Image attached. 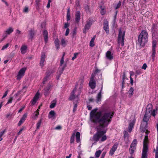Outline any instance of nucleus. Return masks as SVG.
<instances>
[{
  "label": "nucleus",
  "instance_id": "c756f323",
  "mask_svg": "<svg viewBox=\"0 0 158 158\" xmlns=\"http://www.w3.org/2000/svg\"><path fill=\"white\" fill-rule=\"evenodd\" d=\"M18 95L17 94H15V95H14V97H10L9 100L8 101V102H7L6 104H8L9 103H10L12 102V100L14 99V98L15 97V98H16V97Z\"/></svg>",
  "mask_w": 158,
  "mask_h": 158
},
{
  "label": "nucleus",
  "instance_id": "e433bc0d",
  "mask_svg": "<svg viewBox=\"0 0 158 158\" xmlns=\"http://www.w3.org/2000/svg\"><path fill=\"white\" fill-rule=\"evenodd\" d=\"M61 45L64 47L66 45V41L65 40L62 38L61 40Z\"/></svg>",
  "mask_w": 158,
  "mask_h": 158
},
{
  "label": "nucleus",
  "instance_id": "4be33fe9",
  "mask_svg": "<svg viewBox=\"0 0 158 158\" xmlns=\"http://www.w3.org/2000/svg\"><path fill=\"white\" fill-rule=\"evenodd\" d=\"M156 45H155L154 44L153 45H152V54L151 55V56L152 57V59L153 60H154L155 57V56L156 54V50H155V47H156Z\"/></svg>",
  "mask_w": 158,
  "mask_h": 158
},
{
  "label": "nucleus",
  "instance_id": "423d86ee",
  "mask_svg": "<svg viewBox=\"0 0 158 158\" xmlns=\"http://www.w3.org/2000/svg\"><path fill=\"white\" fill-rule=\"evenodd\" d=\"M148 135L147 134L144 139L143 147V149L142 155H147V152L148 151V147L147 146V141L148 140Z\"/></svg>",
  "mask_w": 158,
  "mask_h": 158
},
{
  "label": "nucleus",
  "instance_id": "f03ea898",
  "mask_svg": "<svg viewBox=\"0 0 158 158\" xmlns=\"http://www.w3.org/2000/svg\"><path fill=\"white\" fill-rule=\"evenodd\" d=\"M83 80V79L79 80L75 87L73 91L71 92V94L69 99L70 100H74V107L73 111H75L77 109V105L75 101L77 102L79 100L78 96L80 94L81 89L82 88Z\"/></svg>",
  "mask_w": 158,
  "mask_h": 158
},
{
  "label": "nucleus",
  "instance_id": "37998d69",
  "mask_svg": "<svg viewBox=\"0 0 158 158\" xmlns=\"http://www.w3.org/2000/svg\"><path fill=\"white\" fill-rule=\"evenodd\" d=\"M48 76L47 75L44 78V80L43 81V84H44L45 83V82L47 81V79H48Z\"/></svg>",
  "mask_w": 158,
  "mask_h": 158
},
{
  "label": "nucleus",
  "instance_id": "a18cd8bd",
  "mask_svg": "<svg viewBox=\"0 0 158 158\" xmlns=\"http://www.w3.org/2000/svg\"><path fill=\"white\" fill-rule=\"evenodd\" d=\"M29 35H30V37L31 38H33V37L34 35V33L32 31H31L30 32Z\"/></svg>",
  "mask_w": 158,
  "mask_h": 158
},
{
  "label": "nucleus",
  "instance_id": "473e14b6",
  "mask_svg": "<svg viewBox=\"0 0 158 158\" xmlns=\"http://www.w3.org/2000/svg\"><path fill=\"white\" fill-rule=\"evenodd\" d=\"M100 13L102 15H104L106 13L105 8L104 6H100Z\"/></svg>",
  "mask_w": 158,
  "mask_h": 158
},
{
  "label": "nucleus",
  "instance_id": "58836bf2",
  "mask_svg": "<svg viewBox=\"0 0 158 158\" xmlns=\"http://www.w3.org/2000/svg\"><path fill=\"white\" fill-rule=\"evenodd\" d=\"M42 119H40L36 124V129H39L41 123L42 122Z\"/></svg>",
  "mask_w": 158,
  "mask_h": 158
},
{
  "label": "nucleus",
  "instance_id": "052dcab7",
  "mask_svg": "<svg viewBox=\"0 0 158 158\" xmlns=\"http://www.w3.org/2000/svg\"><path fill=\"white\" fill-rule=\"evenodd\" d=\"M8 92V90L6 91L5 92V93H4V95H3V96H2V98H5V97H6L7 94Z\"/></svg>",
  "mask_w": 158,
  "mask_h": 158
},
{
  "label": "nucleus",
  "instance_id": "9b49d317",
  "mask_svg": "<svg viewBox=\"0 0 158 158\" xmlns=\"http://www.w3.org/2000/svg\"><path fill=\"white\" fill-rule=\"evenodd\" d=\"M14 31L13 28L12 27H10L5 31L3 33L2 37L3 40L6 38L8 35L10 34Z\"/></svg>",
  "mask_w": 158,
  "mask_h": 158
},
{
  "label": "nucleus",
  "instance_id": "f3484780",
  "mask_svg": "<svg viewBox=\"0 0 158 158\" xmlns=\"http://www.w3.org/2000/svg\"><path fill=\"white\" fill-rule=\"evenodd\" d=\"M118 147V144L115 143L113 146L110 151V155L112 156Z\"/></svg>",
  "mask_w": 158,
  "mask_h": 158
},
{
  "label": "nucleus",
  "instance_id": "2eb2a0df",
  "mask_svg": "<svg viewBox=\"0 0 158 158\" xmlns=\"http://www.w3.org/2000/svg\"><path fill=\"white\" fill-rule=\"evenodd\" d=\"M103 29L107 34L109 33V27L108 22L107 20H105L103 23Z\"/></svg>",
  "mask_w": 158,
  "mask_h": 158
},
{
  "label": "nucleus",
  "instance_id": "ddd939ff",
  "mask_svg": "<svg viewBox=\"0 0 158 158\" xmlns=\"http://www.w3.org/2000/svg\"><path fill=\"white\" fill-rule=\"evenodd\" d=\"M152 45L154 44L155 45L158 41V32L157 31L153 32L152 35Z\"/></svg>",
  "mask_w": 158,
  "mask_h": 158
},
{
  "label": "nucleus",
  "instance_id": "49530a36",
  "mask_svg": "<svg viewBox=\"0 0 158 158\" xmlns=\"http://www.w3.org/2000/svg\"><path fill=\"white\" fill-rule=\"evenodd\" d=\"M35 116L34 117H33V118H34L35 119H36L37 118L38 115L39 114V113L36 112L35 111L34 113Z\"/></svg>",
  "mask_w": 158,
  "mask_h": 158
},
{
  "label": "nucleus",
  "instance_id": "72a5a7b5",
  "mask_svg": "<svg viewBox=\"0 0 158 158\" xmlns=\"http://www.w3.org/2000/svg\"><path fill=\"white\" fill-rule=\"evenodd\" d=\"M50 86L49 85L47 86L46 88L44 89L45 93L44 94L45 96H46L48 95V92L50 89Z\"/></svg>",
  "mask_w": 158,
  "mask_h": 158
},
{
  "label": "nucleus",
  "instance_id": "bf43d9fd",
  "mask_svg": "<svg viewBox=\"0 0 158 158\" xmlns=\"http://www.w3.org/2000/svg\"><path fill=\"white\" fill-rule=\"evenodd\" d=\"M51 0H48V3L47 7V8H49L50 6V3L51 2Z\"/></svg>",
  "mask_w": 158,
  "mask_h": 158
},
{
  "label": "nucleus",
  "instance_id": "2f4dec72",
  "mask_svg": "<svg viewBox=\"0 0 158 158\" xmlns=\"http://www.w3.org/2000/svg\"><path fill=\"white\" fill-rule=\"evenodd\" d=\"M157 143V146L156 149H154V151L155 152V158H158V141Z\"/></svg>",
  "mask_w": 158,
  "mask_h": 158
},
{
  "label": "nucleus",
  "instance_id": "20e7f679",
  "mask_svg": "<svg viewBox=\"0 0 158 158\" xmlns=\"http://www.w3.org/2000/svg\"><path fill=\"white\" fill-rule=\"evenodd\" d=\"M152 114H148L145 112V114L144 116L143 121L144 122H142L141 124L140 128L141 130L143 131H146V133H147L148 131L147 130L148 127V122L151 117Z\"/></svg>",
  "mask_w": 158,
  "mask_h": 158
},
{
  "label": "nucleus",
  "instance_id": "cd10ccee",
  "mask_svg": "<svg viewBox=\"0 0 158 158\" xmlns=\"http://www.w3.org/2000/svg\"><path fill=\"white\" fill-rule=\"evenodd\" d=\"M102 87L101 91L99 93L97 97V102H98L99 101H101V91L102 90Z\"/></svg>",
  "mask_w": 158,
  "mask_h": 158
},
{
  "label": "nucleus",
  "instance_id": "338daca9",
  "mask_svg": "<svg viewBox=\"0 0 158 158\" xmlns=\"http://www.w3.org/2000/svg\"><path fill=\"white\" fill-rule=\"evenodd\" d=\"M87 108H88V110H91V109H92V107L90 105H88L87 106Z\"/></svg>",
  "mask_w": 158,
  "mask_h": 158
},
{
  "label": "nucleus",
  "instance_id": "4c0bfd02",
  "mask_svg": "<svg viewBox=\"0 0 158 158\" xmlns=\"http://www.w3.org/2000/svg\"><path fill=\"white\" fill-rule=\"evenodd\" d=\"M102 153V151L98 150L95 153V155L96 157H98Z\"/></svg>",
  "mask_w": 158,
  "mask_h": 158
},
{
  "label": "nucleus",
  "instance_id": "4468645a",
  "mask_svg": "<svg viewBox=\"0 0 158 158\" xmlns=\"http://www.w3.org/2000/svg\"><path fill=\"white\" fill-rule=\"evenodd\" d=\"M45 58L46 56L45 53L44 52L42 53L40 62V66H41V68H43L44 65Z\"/></svg>",
  "mask_w": 158,
  "mask_h": 158
},
{
  "label": "nucleus",
  "instance_id": "ea45409f",
  "mask_svg": "<svg viewBox=\"0 0 158 158\" xmlns=\"http://www.w3.org/2000/svg\"><path fill=\"white\" fill-rule=\"evenodd\" d=\"M75 134H73L70 138V142L71 143H73L74 142V138H75Z\"/></svg>",
  "mask_w": 158,
  "mask_h": 158
},
{
  "label": "nucleus",
  "instance_id": "0eeeda50",
  "mask_svg": "<svg viewBox=\"0 0 158 158\" xmlns=\"http://www.w3.org/2000/svg\"><path fill=\"white\" fill-rule=\"evenodd\" d=\"M152 105L151 103L148 104L147 106L146 113L152 114L153 117L156 116V110H153Z\"/></svg>",
  "mask_w": 158,
  "mask_h": 158
},
{
  "label": "nucleus",
  "instance_id": "79ce46f5",
  "mask_svg": "<svg viewBox=\"0 0 158 158\" xmlns=\"http://www.w3.org/2000/svg\"><path fill=\"white\" fill-rule=\"evenodd\" d=\"M78 54V53H75L74 54V56L72 58V60H73L77 58V56Z\"/></svg>",
  "mask_w": 158,
  "mask_h": 158
},
{
  "label": "nucleus",
  "instance_id": "dca6fc26",
  "mask_svg": "<svg viewBox=\"0 0 158 158\" xmlns=\"http://www.w3.org/2000/svg\"><path fill=\"white\" fill-rule=\"evenodd\" d=\"M106 57L107 59L111 60L113 58V55L110 51H107L106 54Z\"/></svg>",
  "mask_w": 158,
  "mask_h": 158
},
{
  "label": "nucleus",
  "instance_id": "6e6d98bb",
  "mask_svg": "<svg viewBox=\"0 0 158 158\" xmlns=\"http://www.w3.org/2000/svg\"><path fill=\"white\" fill-rule=\"evenodd\" d=\"M69 26V24L68 23H66L64 24V28H67Z\"/></svg>",
  "mask_w": 158,
  "mask_h": 158
},
{
  "label": "nucleus",
  "instance_id": "0e129e2a",
  "mask_svg": "<svg viewBox=\"0 0 158 158\" xmlns=\"http://www.w3.org/2000/svg\"><path fill=\"white\" fill-rule=\"evenodd\" d=\"M106 152H103L101 158H104L106 155Z\"/></svg>",
  "mask_w": 158,
  "mask_h": 158
},
{
  "label": "nucleus",
  "instance_id": "9d476101",
  "mask_svg": "<svg viewBox=\"0 0 158 158\" xmlns=\"http://www.w3.org/2000/svg\"><path fill=\"white\" fill-rule=\"evenodd\" d=\"M26 70V68H23L20 70L18 75L16 76V79L17 80H20L23 77Z\"/></svg>",
  "mask_w": 158,
  "mask_h": 158
},
{
  "label": "nucleus",
  "instance_id": "8fccbe9b",
  "mask_svg": "<svg viewBox=\"0 0 158 158\" xmlns=\"http://www.w3.org/2000/svg\"><path fill=\"white\" fill-rule=\"evenodd\" d=\"M28 12V8L27 7H25L23 10V12L27 13Z\"/></svg>",
  "mask_w": 158,
  "mask_h": 158
},
{
  "label": "nucleus",
  "instance_id": "f8f14e48",
  "mask_svg": "<svg viewBox=\"0 0 158 158\" xmlns=\"http://www.w3.org/2000/svg\"><path fill=\"white\" fill-rule=\"evenodd\" d=\"M92 23V21L90 20H88L86 21V23L83 30V33H86L87 31L89 29Z\"/></svg>",
  "mask_w": 158,
  "mask_h": 158
},
{
  "label": "nucleus",
  "instance_id": "13d9d810",
  "mask_svg": "<svg viewBox=\"0 0 158 158\" xmlns=\"http://www.w3.org/2000/svg\"><path fill=\"white\" fill-rule=\"evenodd\" d=\"M85 10L87 12H89V7L88 6H87L85 7Z\"/></svg>",
  "mask_w": 158,
  "mask_h": 158
},
{
  "label": "nucleus",
  "instance_id": "c85d7f7f",
  "mask_svg": "<svg viewBox=\"0 0 158 158\" xmlns=\"http://www.w3.org/2000/svg\"><path fill=\"white\" fill-rule=\"evenodd\" d=\"M134 125V122H132L129 124L128 127V131L129 132H131Z\"/></svg>",
  "mask_w": 158,
  "mask_h": 158
},
{
  "label": "nucleus",
  "instance_id": "09e8293b",
  "mask_svg": "<svg viewBox=\"0 0 158 158\" xmlns=\"http://www.w3.org/2000/svg\"><path fill=\"white\" fill-rule=\"evenodd\" d=\"M70 19V13H67V20L68 21Z\"/></svg>",
  "mask_w": 158,
  "mask_h": 158
},
{
  "label": "nucleus",
  "instance_id": "aec40b11",
  "mask_svg": "<svg viewBox=\"0 0 158 158\" xmlns=\"http://www.w3.org/2000/svg\"><path fill=\"white\" fill-rule=\"evenodd\" d=\"M80 13L78 11L76 12L75 15V22L77 23H78L80 19Z\"/></svg>",
  "mask_w": 158,
  "mask_h": 158
},
{
  "label": "nucleus",
  "instance_id": "39448f33",
  "mask_svg": "<svg viewBox=\"0 0 158 158\" xmlns=\"http://www.w3.org/2000/svg\"><path fill=\"white\" fill-rule=\"evenodd\" d=\"M125 34V31H122L121 29H119L118 39V43L119 44H121L122 46L124 45Z\"/></svg>",
  "mask_w": 158,
  "mask_h": 158
},
{
  "label": "nucleus",
  "instance_id": "f257e3e1",
  "mask_svg": "<svg viewBox=\"0 0 158 158\" xmlns=\"http://www.w3.org/2000/svg\"><path fill=\"white\" fill-rule=\"evenodd\" d=\"M97 108L95 109L90 113V120L98 125V132L94 135L93 139L94 140L97 141L101 138V141H103L107 139L106 135H104L107 130L106 128L110 123L114 113L104 110L97 111Z\"/></svg>",
  "mask_w": 158,
  "mask_h": 158
},
{
  "label": "nucleus",
  "instance_id": "3c124183",
  "mask_svg": "<svg viewBox=\"0 0 158 158\" xmlns=\"http://www.w3.org/2000/svg\"><path fill=\"white\" fill-rule=\"evenodd\" d=\"M121 2L120 1H119L118 3V4L117 5L116 7H115V9H117L119 8L121 5Z\"/></svg>",
  "mask_w": 158,
  "mask_h": 158
},
{
  "label": "nucleus",
  "instance_id": "393cba45",
  "mask_svg": "<svg viewBox=\"0 0 158 158\" xmlns=\"http://www.w3.org/2000/svg\"><path fill=\"white\" fill-rule=\"evenodd\" d=\"M56 115V113L53 110H51L49 113L48 117L49 118L54 117Z\"/></svg>",
  "mask_w": 158,
  "mask_h": 158
},
{
  "label": "nucleus",
  "instance_id": "7ed1b4c3",
  "mask_svg": "<svg viewBox=\"0 0 158 158\" xmlns=\"http://www.w3.org/2000/svg\"><path fill=\"white\" fill-rule=\"evenodd\" d=\"M148 40V34L147 31H142L139 36L137 44L139 47L144 46Z\"/></svg>",
  "mask_w": 158,
  "mask_h": 158
},
{
  "label": "nucleus",
  "instance_id": "6ab92c4d",
  "mask_svg": "<svg viewBox=\"0 0 158 158\" xmlns=\"http://www.w3.org/2000/svg\"><path fill=\"white\" fill-rule=\"evenodd\" d=\"M27 114H24L18 124V126H20L24 122L27 118Z\"/></svg>",
  "mask_w": 158,
  "mask_h": 158
},
{
  "label": "nucleus",
  "instance_id": "5fc2aeb1",
  "mask_svg": "<svg viewBox=\"0 0 158 158\" xmlns=\"http://www.w3.org/2000/svg\"><path fill=\"white\" fill-rule=\"evenodd\" d=\"M69 32V28H67L65 32V35L67 36L68 35Z\"/></svg>",
  "mask_w": 158,
  "mask_h": 158
},
{
  "label": "nucleus",
  "instance_id": "774afa93",
  "mask_svg": "<svg viewBox=\"0 0 158 158\" xmlns=\"http://www.w3.org/2000/svg\"><path fill=\"white\" fill-rule=\"evenodd\" d=\"M147 155H142L141 158H147Z\"/></svg>",
  "mask_w": 158,
  "mask_h": 158
},
{
  "label": "nucleus",
  "instance_id": "4d7b16f0",
  "mask_svg": "<svg viewBox=\"0 0 158 158\" xmlns=\"http://www.w3.org/2000/svg\"><path fill=\"white\" fill-rule=\"evenodd\" d=\"M23 128H22L17 133V135H19L20 134H21L22 131L23 130Z\"/></svg>",
  "mask_w": 158,
  "mask_h": 158
},
{
  "label": "nucleus",
  "instance_id": "de8ad7c7",
  "mask_svg": "<svg viewBox=\"0 0 158 158\" xmlns=\"http://www.w3.org/2000/svg\"><path fill=\"white\" fill-rule=\"evenodd\" d=\"M6 130L4 129L3 131L0 132V138H1V137L3 135L5 132H6Z\"/></svg>",
  "mask_w": 158,
  "mask_h": 158
},
{
  "label": "nucleus",
  "instance_id": "7c9ffc66",
  "mask_svg": "<svg viewBox=\"0 0 158 158\" xmlns=\"http://www.w3.org/2000/svg\"><path fill=\"white\" fill-rule=\"evenodd\" d=\"M55 46L57 49H59V40L58 38H56L54 41Z\"/></svg>",
  "mask_w": 158,
  "mask_h": 158
},
{
  "label": "nucleus",
  "instance_id": "5701e85b",
  "mask_svg": "<svg viewBox=\"0 0 158 158\" xmlns=\"http://www.w3.org/2000/svg\"><path fill=\"white\" fill-rule=\"evenodd\" d=\"M27 47L26 45H23L21 48V53L22 54H24L26 52Z\"/></svg>",
  "mask_w": 158,
  "mask_h": 158
},
{
  "label": "nucleus",
  "instance_id": "a878e982",
  "mask_svg": "<svg viewBox=\"0 0 158 158\" xmlns=\"http://www.w3.org/2000/svg\"><path fill=\"white\" fill-rule=\"evenodd\" d=\"M56 102L57 101L56 99L53 100L51 102V104L50 106V108H54L56 105Z\"/></svg>",
  "mask_w": 158,
  "mask_h": 158
},
{
  "label": "nucleus",
  "instance_id": "a19ab883",
  "mask_svg": "<svg viewBox=\"0 0 158 158\" xmlns=\"http://www.w3.org/2000/svg\"><path fill=\"white\" fill-rule=\"evenodd\" d=\"M9 43H7L5 45L3 46L2 48V50H3L4 49L7 48V47L9 46Z\"/></svg>",
  "mask_w": 158,
  "mask_h": 158
},
{
  "label": "nucleus",
  "instance_id": "c03bdc74",
  "mask_svg": "<svg viewBox=\"0 0 158 158\" xmlns=\"http://www.w3.org/2000/svg\"><path fill=\"white\" fill-rule=\"evenodd\" d=\"M124 136L125 139H127L128 140L129 135L127 132H125V133L124 134Z\"/></svg>",
  "mask_w": 158,
  "mask_h": 158
},
{
  "label": "nucleus",
  "instance_id": "680f3d73",
  "mask_svg": "<svg viewBox=\"0 0 158 158\" xmlns=\"http://www.w3.org/2000/svg\"><path fill=\"white\" fill-rule=\"evenodd\" d=\"M61 126H58L56 127V128H55V129L56 130H59L61 129Z\"/></svg>",
  "mask_w": 158,
  "mask_h": 158
},
{
  "label": "nucleus",
  "instance_id": "412c9836",
  "mask_svg": "<svg viewBox=\"0 0 158 158\" xmlns=\"http://www.w3.org/2000/svg\"><path fill=\"white\" fill-rule=\"evenodd\" d=\"M43 36L45 42L47 43L48 41V32L46 30H44L43 33Z\"/></svg>",
  "mask_w": 158,
  "mask_h": 158
},
{
  "label": "nucleus",
  "instance_id": "69168bd1",
  "mask_svg": "<svg viewBox=\"0 0 158 158\" xmlns=\"http://www.w3.org/2000/svg\"><path fill=\"white\" fill-rule=\"evenodd\" d=\"M130 77H131L132 76H133L134 75V73L133 71H130Z\"/></svg>",
  "mask_w": 158,
  "mask_h": 158
},
{
  "label": "nucleus",
  "instance_id": "603ef678",
  "mask_svg": "<svg viewBox=\"0 0 158 158\" xmlns=\"http://www.w3.org/2000/svg\"><path fill=\"white\" fill-rule=\"evenodd\" d=\"M141 70H138L136 71L135 73L137 75H139L141 73Z\"/></svg>",
  "mask_w": 158,
  "mask_h": 158
},
{
  "label": "nucleus",
  "instance_id": "a211bd4d",
  "mask_svg": "<svg viewBox=\"0 0 158 158\" xmlns=\"http://www.w3.org/2000/svg\"><path fill=\"white\" fill-rule=\"evenodd\" d=\"M39 96V94L37 93L34 97L33 99L31 100V104L34 105L38 100Z\"/></svg>",
  "mask_w": 158,
  "mask_h": 158
},
{
  "label": "nucleus",
  "instance_id": "864d4df0",
  "mask_svg": "<svg viewBox=\"0 0 158 158\" xmlns=\"http://www.w3.org/2000/svg\"><path fill=\"white\" fill-rule=\"evenodd\" d=\"M147 67V64H143V65L142 66V69L145 70V69H146Z\"/></svg>",
  "mask_w": 158,
  "mask_h": 158
},
{
  "label": "nucleus",
  "instance_id": "6e6552de",
  "mask_svg": "<svg viewBox=\"0 0 158 158\" xmlns=\"http://www.w3.org/2000/svg\"><path fill=\"white\" fill-rule=\"evenodd\" d=\"M137 143V141L135 139L131 143L129 148L130 153L131 154H132L134 153V151L136 149Z\"/></svg>",
  "mask_w": 158,
  "mask_h": 158
},
{
  "label": "nucleus",
  "instance_id": "e2e57ef3",
  "mask_svg": "<svg viewBox=\"0 0 158 158\" xmlns=\"http://www.w3.org/2000/svg\"><path fill=\"white\" fill-rule=\"evenodd\" d=\"M130 81H131V85H133V80L132 78L131 77H130Z\"/></svg>",
  "mask_w": 158,
  "mask_h": 158
},
{
  "label": "nucleus",
  "instance_id": "c9c22d12",
  "mask_svg": "<svg viewBox=\"0 0 158 158\" xmlns=\"http://www.w3.org/2000/svg\"><path fill=\"white\" fill-rule=\"evenodd\" d=\"M95 40L94 37L92 38L91 41L90 42L89 45L91 47H93L94 45V40Z\"/></svg>",
  "mask_w": 158,
  "mask_h": 158
},
{
  "label": "nucleus",
  "instance_id": "1a4fd4ad",
  "mask_svg": "<svg viewBox=\"0 0 158 158\" xmlns=\"http://www.w3.org/2000/svg\"><path fill=\"white\" fill-rule=\"evenodd\" d=\"M95 76V73H93L91 75L89 83L90 87L92 89H94L96 86V83L94 79Z\"/></svg>",
  "mask_w": 158,
  "mask_h": 158
},
{
  "label": "nucleus",
  "instance_id": "f704fd0d",
  "mask_svg": "<svg viewBox=\"0 0 158 158\" xmlns=\"http://www.w3.org/2000/svg\"><path fill=\"white\" fill-rule=\"evenodd\" d=\"M134 89L133 88L131 87L130 88L129 91V94L130 97H131L133 95Z\"/></svg>",
  "mask_w": 158,
  "mask_h": 158
},
{
  "label": "nucleus",
  "instance_id": "bb28decb",
  "mask_svg": "<svg viewBox=\"0 0 158 158\" xmlns=\"http://www.w3.org/2000/svg\"><path fill=\"white\" fill-rule=\"evenodd\" d=\"M80 134L79 132H77L76 134V140L77 143H79L81 140L80 139Z\"/></svg>",
  "mask_w": 158,
  "mask_h": 158
},
{
  "label": "nucleus",
  "instance_id": "b1692460",
  "mask_svg": "<svg viewBox=\"0 0 158 158\" xmlns=\"http://www.w3.org/2000/svg\"><path fill=\"white\" fill-rule=\"evenodd\" d=\"M64 63V58H63V57H62L60 61V66L62 67V71H63L65 68L66 67V64H64L63 65V64Z\"/></svg>",
  "mask_w": 158,
  "mask_h": 158
}]
</instances>
